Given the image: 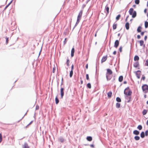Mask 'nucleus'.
Listing matches in <instances>:
<instances>
[{
  "mask_svg": "<svg viewBox=\"0 0 148 148\" xmlns=\"http://www.w3.org/2000/svg\"><path fill=\"white\" fill-rule=\"evenodd\" d=\"M123 77L122 76H120L119 78V81L120 82H121L123 81Z\"/></svg>",
  "mask_w": 148,
  "mask_h": 148,
  "instance_id": "18",
  "label": "nucleus"
},
{
  "mask_svg": "<svg viewBox=\"0 0 148 148\" xmlns=\"http://www.w3.org/2000/svg\"><path fill=\"white\" fill-rule=\"evenodd\" d=\"M97 31L96 32V33L95 35V37H96L97 36Z\"/></svg>",
  "mask_w": 148,
  "mask_h": 148,
  "instance_id": "56",
  "label": "nucleus"
},
{
  "mask_svg": "<svg viewBox=\"0 0 148 148\" xmlns=\"http://www.w3.org/2000/svg\"><path fill=\"white\" fill-rule=\"evenodd\" d=\"M145 135L146 136H148V130H147L145 131Z\"/></svg>",
  "mask_w": 148,
  "mask_h": 148,
  "instance_id": "40",
  "label": "nucleus"
},
{
  "mask_svg": "<svg viewBox=\"0 0 148 148\" xmlns=\"http://www.w3.org/2000/svg\"><path fill=\"white\" fill-rule=\"evenodd\" d=\"M137 37L138 39H139L140 38V36L139 35H137Z\"/></svg>",
  "mask_w": 148,
  "mask_h": 148,
  "instance_id": "48",
  "label": "nucleus"
},
{
  "mask_svg": "<svg viewBox=\"0 0 148 148\" xmlns=\"http://www.w3.org/2000/svg\"><path fill=\"white\" fill-rule=\"evenodd\" d=\"M136 6V5H133V7H135Z\"/></svg>",
  "mask_w": 148,
  "mask_h": 148,
  "instance_id": "62",
  "label": "nucleus"
},
{
  "mask_svg": "<svg viewBox=\"0 0 148 148\" xmlns=\"http://www.w3.org/2000/svg\"><path fill=\"white\" fill-rule=\"evenodd\" d=\"M147 38V36H145L144 37V40L145 41H146Z\"/></svg>",
  "mask_w": 148,
  "mask_h": 148,
  "instance_id": "47",
  "label": "nucleus"
},
{
  "mask_svg": "<svg viewBox=\"0 0 148 148\" xmlns=\"http://www.w3.org/2000/svg\"><path fill=\"white\" fill-rule=\"evenodd\" d=\"M23 148H29V146L27 143H25L22 146Z\"/></svg>",
  "mask_w": 148,
  "mask_h": 148,
  "instance_id": "10",
  "label": "nucleus"
},
{
  "mask_svg": "<svg viewBox=\"0 0 148 148\" xmlns=\"http://www.w3.org/2000/svg\"><path fill=\"white\" fill-rule=\"evenodd\" d=\"M12 1H11L10 3H9L6 6L7 7H8L9 5L11 3Z\"/></svg>",
  "mask_w": 148,
  "mask_h": 148,
  "instance_id": "49",
  "label": "nucleus"
},
{
  "mask_svg": "<svg viewBox=\"0 0 148 148\" xmlns=\"http://www.w3.org/2000/svg\"><path fill=\"white\" fill-rule=\"evenodd\" d=\"M140 44V46H143L144 45L145 46V45H144V42L143 40H140L138 41Z\"/></svg>",
  "mask_w": 148,
  "mask_h": 148,
  "instance_id": "14",
  "label": "nucleus"
},
{
  "mask_svg": "<svg viewBox=\"0 0 148 148\" xmlns=\"http://www.w3.org/2000/svg\"><path fill=\"white\" fill-rule=\"evenodd\" d=\"M39 106L38 105H36V110H38L39 109Z\"/></svg>",
  "mask_w": 148,
  "mask_h": 148,
  "instance_id": "41",
  "label": "nucleus"
},
{
  "mask_svg": "<svg viewBox=\"0 0 148 148\" xmlns=\"http://www.w3.org/2000/svg\"><path fill=\"white\" fill-rule=\"evenodd\" d=\"M145 64L146 66H148V60H146Z\"/></svg>",
  "mask_w": 148,
  "mask_h": 148,
  "instance_id": "39",
  "label": "nucleus"
},
{
  "mask_svg": "<svg viewBox=\"0 0 148 148\" xmlns=\"http://www.w3.org/2000/svg\"><path fill=\"white\" fill-rule=\"evenodd\" d=\"M145 79V77L144 75H143L142 77L141 78V80H144Z\"/></svg>",
  "mask_w": 148,
  "mask_h": 148,
  "instance_id": "38",
  "label": "nucleus"
},
{
  "mask_svg": "<svg viewBox=\"0 0 148 148\" xmlns=\"http://www.w3.org/2000/svg\"><path fill=\"white\" fill-rule=\"evenodd\" d=\"M55 69H55V67H54L53 68L52 72L53 73H54V72H55Z\"/></svg>",
  "mask_w": 148,
  "mask_h": 148,
  "instance_id": "44",
  "label": "nucleus"
},
{
  "mask_svg": "<svg viewBox=\"0 0 148 148\" xmlns=\"http://www.w3.org/2000/svg\"><path fill=\"white\" fill-rule=\"evenodd\" d=\"M140 136L142 138H143L145 137V133L143 132H142L140 134Z\"/></svg>",
  "mask_w": 148,
  "mask_h": 148,
  "instance_id": "23",
  "label": "nucleus"
},
{
  "mask_svg": "<svg viewBox=\"0 0 148 148\" xmlns=\"http://www.w3.org/2000/svg\"><path fill=\"white\" fill-rule=\"evenodd\" d=\"M83 12V11L82 10H81L79 13V14L77 17V19L76 23V24H78L79 23V22L80 21V20L81 17H82Z\"/></svg>",
  "mask_w": 148,
  "mask_h": 148,
  "instance_id": "3",
  "label": "nucleus"
},
{
  "mask_svg": "<svg viewBox=\"0 0 148 148\" xmlns=\"http://www.w3.org/2000/svg\"><path fill=\"white\" fill-rule=\"evenodd\" d=\"M140 138V137L139 136H136L134 137V139L137 140H139Z\"/></svg>",
  "mask_w": 148,
  "mask_h": 148,
  "instance_id": "30",
  "label": "nucleus"
},
{
  "mask_svg": "<svg viewBox=\"0 0 148 148\" xmlns=\"http://www.w3.org/2000/svg\"><path fill=\"white\" fill-rule=\"evenodd\" d=\"M32 121H31L28 125H30L32 123Z\"/></svg>",
  "mask_w": 148,
  "mask_h": 148,
  "instance_id": "57",
  "label": "nucleus"
},
{
  "mask_svg": "<svg viewBox=\"0 0 148 148\" xmlns=\"http://www.w3.org/2000/svg\"><path fill=\"white\" fill-rule=\"evenodd\" d=\"M120 106V104L119 103H117L116 104V107L117 108H119Z\"/></svg>",
  "mask_w": 148,
  "mask_h": 148,
  "instance_id": "32",
  "label": "nucleus"
},
{
  "mask_svg": "<svg viewBox=\"0 0 148 148\" xmlns=\"http://www.w3.org/2000/svg\"><path fill=\"white\" fill-rule=\"evenodd\" d=\"M112 94V93L111 91H110L107 93L108 96L109 98H110L111 97Z\"/></svg>",
  "mask_w": 148,
  "mask_h": 148,
  "instance_id": "13",
  "label": "nucleus"
},
{
  "mask_svg": "<svg viewBox=\"0 0 148 148\" xmlns=\"http://www.w3.org/2000/svg\"><path fill=\"white\" fill-rule=\"evenodd\" d=\"M117 24L116 23H114L113 24L112 26L113 29L114 30L117 27Z\"/></svg>",
  "mask_w": 148,
  "mask_h": 148,
  "instance_id": "16",
  "label": "nucleus"
},
{
  "mask_svg": "<svg viewBox=\"0 0 148 148\" xmlns=\"http://www.w3.org/2000/svg\"><path fill=\"white\" fill-rule=\"evenodd\" d=\"M124 93L126 95L130 96L132 94V92L128 89H126L124 90Z\"/></svg>",
  "mask_w": 148,
  "mask_h": 148,
  "instance_id": "5",
  "label": "nucleus"
},
{
  "mask_svg": "<svg viewBox=\"0 0 148 148\" xmlns=\"http://www.w3.org/2000/svg\"><path fill=\"white\" fill-rule=\"evenodd\" d=\"M8 7H7V6H6L4 10H5Z\"/></svg>",
  "mask_w": 148,
  "mask_h": 148,
  "instance_id": "60",
  "label": "nucleus"
},
{
  "mask_svg": "<svg viewBox=\"0 0 148 148\" xmlns=\"http://www.w3.org/2000/svg\"><path fill=\"white\" fill-rule=\"evenodd\" d=\"M12 1H11L10 3H9L6 6L7 7H8L9 5L11 3Z\"/></svg>",
  "mask_w": 148,
  "mask_h": 148,
  "instance_id": "50",
  "label": "nucleus"
},
{
  "mask_svg": "<svg viewBox=\"0 0 148 148\" xmlns=\"http://www.w3.org/2000/svg\"><path fill=\"white\" fill-rule=\"evenodd\" d=\"M107 56H103L101 60V63H102L105 62L107 59Z\"/></svg>",
  "mask_w": 148,
  "mask_h": 148,
  "instance_id": "7",
  "label": "nucleus"
},
{
  "mask_svg": "<svg viewBox=\"0 0 148 148\" xmlns=\"http://www.w3.org/2000/svg\"><path fill=\"white\" fill-rule=\"evenodd\" d=\"M133 133L136 135H138L139 134V131L137 130H135L134 131Z\"/></svg>",
  "mask_w": 148,
  "mask_h": 148,
  "instance_id": "17",
  "label": "nucleus"
},
{
  "mask_svg": "<svg viewBox=\"0 0 148 148\" xmlns=\"http://www.w3.org/2000/svg\"><path fill=\"white\" fill-rule=\"evenodd\" d=\"M73 71L72 70H71L70 72V77H71L73 75Z\"/></svg>",
  "mask_w": 148,
  "mask_h": 148,
  "instance_id": "26",
  "label": "nucleus"
},
{
  "mask_svg": "<svg viewBox=\"0 0 148 148\" xmlns=\"http://www.w3.org/2000/svg\"><path fill=\"white\" fill-rule=\"evenodd\" d=\"M147 104H148V101H147Z\"/></svg>",
  "mask_w": 148,
  "mask_h": 148,
  "instance_id": "64",
  "label": "nucleus"
},
{
  "mask_svg": "<svg viewBox=\"0 0 148 148\" xmlns=\"http://www.w3.org/2000/svg\"><path fill=\"white\" fill-rule=\"evenodd\" d=\"M2 140V135L1 133H0V143H1Z\"/></svg>",
  "mask_w": 148,
  "mask_h": 148,
  "instance_id": "36",
  "label": "nucleus"
},
{
  "mask_svg": "<svg viewBox=\"0 0 148 148\" xmlns=\"http://www.w3.org/2000/svg\"><path fill=\"white\" fill-rule=\"evenodd\" d=\"M127 18H126L125 20V21L127 22Z\"/></svg>",
  "mask_w": 148,
  "mask_h": 148,
  "instance_id": "61",
  "label": "nucleus"
},
{
  "mask_svg": "<svg viewBox=\"0 0 148 148\" xmlns=\"http://www.w3.org/2000/svg\"><path fill=\"white\" fill-rule=\"evenodd\" d=\"M139 66V63L138 62H135L134 64V66L135 68L138 67Z\"/></svg>",
  "mask_w": 148,
  "mask_h": 148,
  "instance_id": "12",
  "label": "nucleus"
},
{
  "mask_svg": "<svg viewBox=\"0 0 148 148\" xmlns=\"http://www.w3.org/2000/svg\"><path fill=\"white\" fill-rule=\"evenodd\" d=\"M81 82V84H83V81L82 80L81 81V82Z\"/></svg>",
  "mask_w": 148,
  "mask_h": 148,
  "instance_id": "58",
  "label": "nucleus"
},
{
  "mask_svg": "<svg viewBox=\"0 0 148 148\" xmlns=\"http://www.w3.org/2000/svg\"><path fill=\"white\" fill-rule=\"evenodd\" d=\"M142 29V27L141 26H139L138 28L137 29V31L138 32H141V29Z\"/></svg>",
  "mask_w": 148,
  "mask_h": 148,
  "instance_id": "20",
  "label": "nucleus"
},
{
  "mask_svg": "<svg viewBox=\"0 0 148 148\" xmlns=\"http://www.w3.org/2000/svg\"><path fill=\"white\" fill-rule=\"evenodd\" d=\"M119 45V42L118 40H116L114 43V47L117 48Z\"/></svg>",
  "mask_w": 148,
  "mask_h": 148,
  "instance_id": "8",
  "label": "nucleus"
},
{
  "mask_svg": "<svg viewBox=\"0 0 148 148\" xmlns=\"http://www.w3.org/2000/svg\"><path fill=\"white\" fill-rule=\"evenodd\" d=\"M86 79L87 80H88L89 79V77L88 75V74H86Z\"/></svg>",
  "mask_w": 148,
  "mask_h": 148,
  "instance_id": "37",
  "label": "nucleus"
},
{
  "mask_svg": "<svg viewBox=\"0 0 148 148\" xmlns=\"http://www.w3.org/2000/svg\"><path fill=\"white\" fill-rule=\"evenodd\" d=\"M87 140L89 141H91L92 140V138L91 136H88L87 137Z\"/></svg>",
  "mask_w": 148,
  "mask_h": 148,
  "instance_id": "21",
  "label": "nucleus"
},
{
  "mask_svg": "<svg viewBox=\"0 0 148 148\" xmlns=\"http://www.w3.org/2000/svg\"><path fill=\"white\" fill-rule=\"evenodd\" d=\"M87 87L89 88L90 89L91 88V85L90 83H88L87 85Z\"/></svg>",
  "mask_w": 148,
  "mask_h": 148,
  "instance_id": "31",
  "label": "nucleus"
},
{
  "mask_svg": "<svg viewBox=\"0 0 148 148\" xmlns=\"http://www.w3.org/2000/svg\"><path fill=\"white\" fill-rule=\"evenodd\" d=\"M144 97H145V98L146 97V95H144Z\"/></svg>",
  "mask_w": 148,
  "mask_h": 148,
  "instance_id": "63",
  "label": "nucleus"
},
{
  "mask_svg": "<svg viewBox=\"0 0 148 148\" xmlns=\"http://www.w3.org/2000/svg\"><path fill=\"white\" fill-rule=\"evenodd\" d=\"M60 141L62 143L64 141V140L62 138H61L60 139Z\"/></svg>",
  "mask_w": 148,
  "mask_h": 148,
  "instance_id": "43",
  "label": "nucleus"
},
{
  "mask_svg": "<svg viewBox=\"0 0 148 148\" xmlns=\"http://www.w3.org/2000/svg\"><path fill=\"white\" fill-rule=\"evenodd\" d=\"M109 7L107 6V5H106V10L107 13L108 14L109 13Z\"/></svg>",
  "mask_w": 148,
  "mask_h": 148,
  "instance_id": "22",
  "label": "nucleus"
},
{
  "mask_svg": "<svg viewBox=\"0 0 148 148\" xmlns=\"http://www.w3.org/2000/svg\"><path fill=\"white\" fill-rule=\"evenodd\" d=\"M116 101L118 102H121V99L119 97H116Z\"/></svg>",
  "mask_w": 148,
  "mask_h": 148,
  "instance_id": "28",
  "label": "nucleus"
},
{
  "mask_svg": "<svg viewBox=\"0 0 148 148\" xmlns=\"http://www.w3.org/2000/svg\"><path fill=\"white\" fill-rule=\"evenodd\" d=\"M147 112V111L146 110H144L143 111V115H145Z\"/></svg>",
  "mask_w": 148,
  "mask_h": 148,
  "instance_id": "25",
  "label": "nucleus"
},
{
  "mask_svg": "<svg viewBox=\"0 0 148 148\" xmlns=\"http://www.w3.org/2000/svg\"><path fill=\"white\" fill-rule=\"evenodd\" d=\"M8 38H6V42L7 43H8Z\"/></svg>",
  "mask_w": 148,
  "mask_h": 148,
  "instance_id": "46",
  "label": "nucleus"
},
{
  "mask_svg": "<svg viewBox=\"0 0 148 148\" xmlns=\"http://www.w3.org/2000/svg\"><path fill=\"white\" fill-rule=\"evenodd\" d=\"M147 9H145L144 10V12L145 13H146L147 12Z\"/></svg>",
  "mask_w": 148,
  "mask_h": 148,
  "instance_id": "55",
  "label": "nucleus"
},
{
  "mask_svg": "<svg viewBox=\"0 0 148 148\" xmlns=\"http://www.w3.org/2000/svg\"><path fill=\"white\" fill-rule=\"evenodd\" d=\"M116 51H114L113 52V54L114 55H115L116 54Z\"/></svg>",
  "mask_w": 148,
  "mask_h": 148,
  "instance_id": "51",
  "label": "nucleus"
},
{
  "mask_svg": "<svg viewBox=\"0 0 148 148\" xmlns=\"http://www.w3.org/2000/svg\"><path fill=\"white\" fill-rule=\"evenodd\" d=\"M135 2L136 4H138L140 2L139 0H135Z\"/></svg>",
  "mask_w": 148,
  "mask_h": 148,
  "instance_id": "35",
  "label": "nucleus"
},
{
  "mask_svg": "<svg viewBox=\"0 0 148 148\" xmlns=\"http://www.w3.org/2000/svg\"><path fill=\"white\" fill-rule=\"evenodd\" d=\"M135 73L137 78L138 79L140 78V76L141 75V72L140 71H138L135 72Z\"/></svg>",
  "mask_w": 148,
  "mask_h": 148,
  "instance_id": "6",
  "label": "nucleus"
},
{
  "mask_svg": "<svg viewBox=\"0 0 148 148\" xmlns=\"http://www.w3.org/2000/svg\"><path fill=\"white\" fill-rule=\"evenodd\" d=\"M107 73H106V77L108 80H110L111 77H110L109 75H110L112 74V71L110 69H107Z\"/></svg>",
  "mask_w": 148,
  "mask_h": 148,
  "instance_id": "2",
  "label": "nucleus"
},
{
  "mask_svg": "<svg viewBox=\"0 0 148 148\" xmlns=\"http://www.w3.org/2000/svg\"><path fill=\"white\" fill-rule=\"evenodd\" d=\"M124 84H126L127 83V82L126 81H124L123 82Z\"/></svg>",
  "mask_w": 148,
  "mask_h": 148,
  "instance_id": "59",
  "label": "nucleus"
},
{
  "mask_svg": "<svg viewBox=\"0 0 148 148\" xmlns=\"http://www.w3.org/2000/svg\"><path fill=\"white\" fill-rule=\"evenodd\" d=\"M122 47L121 46L119 48V51L120 52H121L122 51Z\"/></svg>",
  "mask_w": 148,
  "mask_h": 148,
  "instance_id": "42",
  "label": "nucleus"
},
{
  "mask_svg": "<svg viewBox=\"0 0 148 148\" xmlns=\"http://www.w3.org/2000/svg\"><path fill=\"white\" fill-rule=\"evenodd\" d=\"M90 146L91 147H94V145H93V144H91V145H90Z\"/></svg>",
  "mask_w": 148,
  "mask_h": 148,
  "instance_id": "53",
  "label": "nucleus"
},
{
  "mask_svg": "<svg viewBox=\"0 0 148 148\" xmlns=\"http://www.w3.org/2000/svg\"><path fill=\"white\" fill-rule=\"evenodd\" d=\"M64 89L63 88H61L60 89V94L61 98H63V97L64 95Z\"/></svg>",
  "mask_w": 148,
  "mask_h": 148,
  "instance_id": "9",
  "label": "nucleus"
},
{
  "mask_svg": "<svg viewBox=\"0 0 148 148\" xmlns=\"http://www.w3.org/2000/svg\"><path fill=\"white\" fill-rule=\"evenodd\" d=\"M88 64H87L86 65V68L87 69H88Z\"/></svg>",
  "mask_w": 148,
  "mask_h": 148,
  "instance_id": "54",
  "label": "nucleus"
},
{
  "mask_svg": "<svg viewBox=\"0 0 148 148\" xmlns=\"http://www.w3.org/2000/svg\"><path fill=\"white\" fill-rule=\"evenodd\" d=\"M75 52V49L74 48H73L71 51V57H73L74 56V53Z\"/></svg>",
  "mask_w": 148,
  "mask_h": 148,
  "instance_id": "11",
  "label": "nucleus"
},
{
  "mask_svg": "<svg viewBox=\"0 0 148 148\" xmlns=\"http://www.w3.org/2000/svg\"><path fill=\"white\" fill-rule=\"evenodd\" d=\"M145 27L146 28H147L148 27V22L145 21Z\"/></svg>",
  "mask_w": 148,
  "mask_h": 148,
  "instance_id": "27",
  "label": "nucleus"
},
{
  "mask_svg": "<svg viewBox=\"0 0 148 148\" xmlns=\"http://www.w3.org/2000/svg\"><path fill=\"white\" fill-rule=\"evenodd\" d=\"M56 103V104H57L59 102V100L58 98V97H56L55 98Z\"/></svg>",
  "mask_w": 148,
  "mask_h": 148,
  "instance_id": "24",
  "label": "nucleus"
},
{
  "mask_svg": "<svg viewBox=\"0 0 148 148\" xmlns=\"http://www.w3.org/2000/svg\"><path fill=\"white\" fill-rule=\"evenodd\" d=\"M73 69H74V65L73 64H72L71 66V70L73 71Z\"/></svg>",
  "mask_w": 148,
  "mask_h": 148,
  "instance_id": "45",
  "label": "nucleus"
},
{
  "mask_svg": "<svg viewBox=\"0 0 148 148\" xmlns=\"http://www.w3.org/2000/svg\"><path fill=\"white\" fill-rule=\"evenodd\" d=\"M143 91L145 93L148 92V85L147 84H144L142 86Z\"/></svg>",
  "mask_w": 148,
  "mask_h": 148,
  "instance_id": "4",
  "label": "nucleus"
},
{
  "mask_svg": "<svg viewBox=\"0 0 148 148\" xmlns=\"http://www.w3.org/2000/svg\"><path fill=\"white\" fill-rule=\"evenodd\" d=\"M142 127L141 125H139L137 127V128L139 130H141L142 129Z\"/></svg>",
  "mask_w": 148,
  "mask_h": 148,
  "instance_id": "34",
  "label": "nucleus"
},
{
  "mask_svg": "<svg viewBox=\"0 0 148 148\" xmlns=\"http://www.w3.org/2000/svg\"><path fill=\"white\" fill-rule=\"evenodd\" d=\"M121 16V15L120 14H119L116 17V19L117 21L118 20L120 19Z\"/></svg>",
  "mask_w": 148,
  "mask_h": 148,
  "instance_id": "29",
  "label": "nucleus"
},
{
  "mask_svg": "<svg viewBox=\"0 0 148 148\" xmlns=\"http://www.w3.org/2000/svg\"><path fill=\"white\" fill-rule=\"evenodd\" d=\"M69 63L70 62L69 60L68 59L67 60L66 64L68 66H69Z\"/></svg>",
  "mask_w": 148,
  "mask_h": 148,
  "instance_id": "33",
  "label": "nucleus"
},
{
  "mask_svg": "<svg viewBox=\"0 0 148 148\" xmlns=\"http://www.w3.org/2000/svg\"><path fill=\"white\" fill-rule=\"evenodd\" d=\"M125 27H126V29L127 30H128L129 29V24L128 22H127L126 23L125 25Z\"/></svg>",
  "mask_w": 148,
  "mask_h": 148,
  "instance_id": "15",
  "label": "nucleus"
},
{
  "mask_svg": "<svg viewBox=\"0 0 148 148\" xmlns=\"http://www.w3.org/2000/svg\"><path fill=\"white\" fill-rule=\"evenodd\" d=\"M144 32H141L140 34L142 36H143L144 34Z\"/></svg>",
  "mask_w": 148,
  "mask_h": 148,
  "instance_id": "52",
  "label": "nucleus"
},
{
  "mask_svg": "<svg viewBox=\"0 0 148 148\" xmlns=\"http://www.w3.org/2000/svg\"><path fill=\"white\" fill-rule=\"evenodd\" d=\"M129 12L130 15H132V18H134L136 16V12L134 11V9L133 8H130L129 10Z\"/></svg>",
  "mask_w": 148,
  "mask_h": 148,
  "instance_id": "1",
  "label": "nucleus"
},
{
  "mask_svg": "<svg viewBox=\"0 0 148 148\" xmlns=\"http://www.w3.org/2000/svg\"><path fill=\"white\" fill-rule=\"evenodd\" d=\"M139 57L137 56H136L134 58V60L135 61H138L139 60Z\"/></svg>",
  "mask_w": 148,
  "mask_h": 148,
  "instance_id": "19",
  "label": "nucleus"
}]
</instances>
